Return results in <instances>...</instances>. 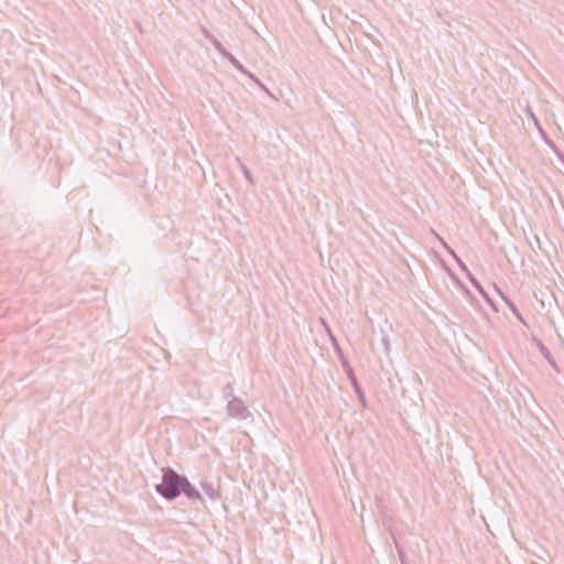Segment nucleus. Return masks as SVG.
<instances>
[{"label":"nucleus","instance_id":"7","mask_svg":"<svg viewBox=\"0 0 564 564\" xmlns=\"http://www.w3.org/2000/svg\"><path fill=\"white\" fill-rule=\"evenodd\" d=\"M536 348L541 352V355L547 360L549 365L556 371L560 372L558 366L556 361L554 360L553 356L551 355L549 348L539 339H533Z\"/></svg>","mask_w":564,"mask_h":564},{"label":"nucleus","instance_id":"17","mask_svg":"<svg viewBox=\"0 0 564 564\" xmlns=\"http://www.w3.org/2000/svg\"><path fill=\"white\" fill-rule=\"evenodd\" d=\"M334 348L336 351H340V347H339V344L337 341H335V344H333Z\"/></svg>","mask_w":564,"mask_h":564},{"label":"nucleus","instance_id":"4","mask_svg":"<svg viewBox=\"0 0 564 564\" xmlns=\"http://www.w3.org/2000/svg\"><path fill=\"white\" fill-rule=\"evenodd\" d=\"M221 56L226 58L238 72L249 77L262 90L269 93L267 87L252 73H250L229 51L226 50L225 54H223Z\"/></svg>","mask_w":564,"mask_h":564},{"label":"nucleus","instance_id":"12","mask_svg":"<svg viewBox=\"0 0 564 564\" xmlns=\"http://www.w3.org/2000/svg\"><path fill=\"white\" fill-rule=\"evenodd\" d=\"M376 505L378 507V509L380 510L381 514H382V521H383V525L384 527H388L390 521H391V518H389L387 514H386V511H384V506H383V501L382 499L380 498H376Z\"/></svg>","mask_w":564,"mask_h":564},{"label":"nucleus","instance_id":"13","mask_svg":"<svg viewBox=\"0 0 564 564\" xmlns=\"http://www.w3.org/2000/svg\"><path fill=\"white\" fill-rule=\"evenodd\" d=\"M540 132H541V135L543 137V139L546 141V143L549 144V147L553 150V152L557 155V158L562 161V163L564 164V154H562L556 145L547 139L546 134L544 133V131L542 129H540Z\"/></svg>","mask_w":564,"mask_h":564},{"label":"nucleus","instance_id":"15","mask_svg":"<svg viewBox=\"0 0 564 564\" xmlns=\"http://www.w3.org/2000/svg\"><path fill=\"white\" fill-rule=\"evenodd\" d=\"M391 536H392V540H393V542H394V544H395V547H397V551H398L399 558H400L401 563H402V564H405V563H404V557H405V555H404V552H403L402 547H401V546H399V544H398V542H397V539H395V536H394V534H393V533H391Z\"/></svg>","mask_w":564,"mask_h":564},{"label":"nucleus","instance_id":"8","mask_svg":"<svg viewBox=\"0 0 564 564\" xmlns=\"http://www.w3.org/2000/svg\"><path fill=\"white\" fill-rule=\"evenodd\" d=\"M182 494L186 496V498L191 501H203V497L198 489L193 486L189 480L186 478V481H184V486H182Z\"/></svg>","mask_w":564,"mask_h":564},{"label":"nucleus","instance_id":"3","mask_svg":"<svg viewBox=\"0 0 564 564\" xmlns=\"http://www.w3.org/2000/svg\"><path fill=\"white\" fill-rule=\"evenodd\" d=\"M341 365H343L344 370H345V372H346V375H347V377H348V379H349V381H350V383H351V386L354 388L355 393L358 397L359 402L361 403V405L364 408H366L367 406L366 397H365V393H364V391H362V389H361V387H360V384H359V382L357 380V377L354 373L352 368L350 367L349 362L345 358L341 359Z\"/></svg>","mask_w":564,"mask_h":564},{"label":"nucleus","instance_id":"2","mask_svg":"<svg viewBox=\"0 0 564 564\" xmlns=\"http://www.w3.org/2000/svg\"><path fill=\"white\" fill-rule=\"evenodd\" d=\"M226 410L230 417L239 421L247 420L251 415L243 401L238 397H232V399L228 401Z\"/></svg>","mask_w":564,"mask_h":564},{"label":"nucleus","instance_id":"9","mask_svg":"<svg viewBox=\"0 0 564 564\" xmlns=\"http://www.w3.org/2000/svg\"><path fill=\"white\" fill-rule=\"evenodd\" d=\"M202 32L220 55L225 54L226 48L224 45L207 29L203 28Z\"/></svg>","mask_w":564,"mask_h":564},{"label":"nucleus","instance_id":"14","mask_svg":"<svg viewBox=\"0 0 564 564\" xmlns=\"http://www.w3.org/2000/svg\"><path fill=\"white\" fill-rule=\"evenodd\" d=\"M221 394H223V398L224 399H232L234 395V387L231 383H227L223 389H221Z\"/></svg>","mask_w":564,"mask_h":564},{"label":"nucleus","instance_id":"10","mask_svg":"<svg viewBox=\"0 0 564 564\" xmlns=\"http://www.w3.org/2000/svg\"><path fill=\"white\" fill-rule=\"evenodd\" d=\"M204 494L212 500H217L220 497L219 489L212 482H202Z\"/></svg>","mask_w":564,"mask_h":564},{"label":"nucleus","instance_id":"11","mask_svg":"<svg viewBox=\"0 0 564 564\" xmlns=\"http://www.w3.org/2000/svg\"><path fill=\"white\" fill-rule=\"evenodd\" d=\"M502 300L505 301V303L507 304V306L509 307V310L512 312V314L514 315V317L522 324L525 325V322H524V318L522 316V314L520 313V311L518 310L517 305L508 300L505 295H502Z\"/></svg>","mask_w":564,"mask_h":564},{"label":"nucleus","instance_id":"1","mask_svg":"<svg viewBox=\"0 0 564 564\" xmlns=\"http://www.w3.org/2000/svg\"><path fill=\"white\" fill-rule=\"evenodd\" d=\"M162 480L155 485V491L166 500H174L182 494L186 477L167 467L162 470Z\"/></svg>","mask_w":564,"mask_h":564},{"label":"nucleus","instance_id":"18","mask_svg":"<svg viewBox=\"0 0 564 564\" xmlns=\"http://www.w3.org/2000/svg\"><path fill=\"white\" fill-rule=\"evenodd\" d=\"M330 340H332L333 344H335V341H337L336 337L333 336L332 334H330Z\"/></svg>","mask_w":564,"mask_h":564},{"label":"nucleus","instance_id":"6","mask_svg":"<svg viewBox=\"0 0 564 564\" xmlns=\"http://www.w3.org/2000/svg\"><path fill=\"white\" fill-rule=\"evenodd\" d=\"M451 254L456 259L459 268L465 271L467 273V276L469 279V281L473 283V285L482 294V296L486 299V301L494 307V310L497 311L496 306L494 305V303L491 302L490 297L488 296V294L484 291L481 284L473 276V274L468 271L466 264L459 260L454 251L451 250Z\"/></svg>","mask_w":564,"mask_h":564},{"label":"nucleus","instance_id":"16","mask_svg":"<svg viewBox=\"0 0 564 564\" xmlns=\"http://www.w3.org/2000/svg\"><path fill=\"white\" fill-rule=\"evenodd\" d=\"M242 171H243L245 177L252 184L253 180H252L250 171L246 166H243Z\"/></svg>","mask_w":564,"mask_h":564},{"label":"nucleus","instance_id":"5","mask_svg":"<svg viewBox=\"0 0 564 564\" xmlns=\"http://www.w3.org/2000/svg\"><path fill=\"white\" fill-rule=\"evenodd\" d=\"M451 254L456 259L459 268L465 271L467 273V276L469 279V281L473 283V285L482 294V296L486 299V301L494 307V310L497 311L496 306L494 305V303L491 302L490 297L488 296V294L484 291L481 284L473 276V274L468 271L466 264L459 260L454 251L451 250Z\"/></svg>","mask_w":564,"mask_h":564}]
</instances>
